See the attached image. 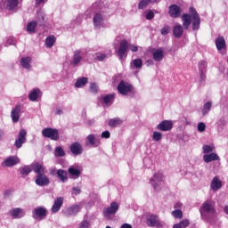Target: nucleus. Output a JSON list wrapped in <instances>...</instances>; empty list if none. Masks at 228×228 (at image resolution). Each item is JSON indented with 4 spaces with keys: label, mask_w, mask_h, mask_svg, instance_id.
Listing matches in <instances>:
<instances>
[{
    "label": "nucleus",
    "mask_w": 228,
    "mask_h": 228,
    "mask_svg": "<svg viewBox=\"0 0 228 228\" xmlns=\"http://www.w3.org/2000/svg\"><path fill=\"white\" fill-rule=\"evenodd\" d=\"M189 12L190 14L183 13L182 15L183 28L185 30L190 29V26L192 24L193 31H197L200 28V16L194 7H190Z\"/></svg>",
    "instance_id": "nucleus-1"
},
{
    "label": "nucleus",
    "mask_w": 228,
    "mask_h": 228,
    "mask_svg": "<svg viewBox=\"0 0 228 228\" xmlns=\"http://www.w3.org/2000/svg\"><path fill=\"white\" fill-rule=\"evenodd\" d=\"M42 135L44 138H49L53 142L60 140V132L56 128L46 127L42 130Z\"/></svg>",
    "instance_id": "nucleus-2"
},
{
    "label": "nucleus",
    "mask_w": 228,
    "mask_h": 228,
    "mask_svg": "<svg viewBox=\"0 0 228 228\" xmlns=\"http://www.w3.org/2000/svg\"><path fill=\"white\" fill-rule=\"evenodd\" d=\"M118 92L121 95H127V94H131V92H133V85L121 80L118 85Z\"/></svg>",
    "instance_id": "nucleus-3"
},
{
    "label": "nucleus",
    "mask_w": 228,
    "mask_h": 228,
    "mask_svg": "<svg viewBox=\"0 0 228 228\" xmlns=\"http://www.w3.org/2000/svg\"><path fill=\"white\" fill-rule=\"evenodd\" d=\"M45 216H47V209L45 208L38 207L32 211V218H34V220L40 222V220H44Z\"/></svg>",
    "instance_id": "nucleus-4"
},
{
    "label": "nucleus",
    "mask_w": 228,
    "mask_h": 228,
    "mask_svg": "<svg viewBox=\"0 0 228 228\" xmlns=\"http://www.w3.org/2000/svg\"><path fill=\"white\" fill-rule=\"evenodd\" d=\"M146 224L148 227H163V224L161 223V220H159V216L156 215H149L146 217Z\"/></svg>",
    "instance_id": "nucleus-5"
},
{
    "label": "nucleus",
    "mask_w": 228,
    "mask_h": 228,
    "mask_svg": "<svg viewBox=\"0 0 228 228\" xmlns=\"http://www.w3.org/2000/svg\"><path fill=\"white\" fill-rule=\"evenodd\" d=\"M118 203L113 201L110 203V206L109 208H106L103 209V215L105 218H110L111 215H115L117 211H118Z\"/></svg>",
    "instance_id": "nucleus-6"
},
{
    "label": "nucleus",
    "mask_w": 228,
    "mask_h": 228,
    "mask_svg": "<svg viewBox=\"0 0 228 228\" xmlns=\"http://www.w3.org/2000/svg\"><path fill=\"white\" fill-rule=\"evenodd\" d=\"M35 183L37 186H47L51 181L49 176L45 174L37 175Z\"/></svg>",
    "instance_id": "nucleus-7"
},
{
    "label": "nucleus",
    "mask_w": 228,
    "mask_h": 228,
    "mask_svg": "<svg viewBox=\"0 0 228 228\" xmlns=\"http://www.w3.org/2000/svg\"><path fill=\"white\" fill-rule=\"evenodd\" d=\"M28 132L24 129L20 130L18 139H16L14 145L16 149H20L23 143H26V136Z\"/></svg>",
    "instance_id": "nucleus-8"
},
{
    "label": "nucleus",
    "mask_w": 228,
    "mask_h": 228,
    "mask_svg": "<svg viewBox=\"0 0 228 228\" xmlns=\"http://www.w3.org/2000/svg\"><path fill=\"white\" fill-rule=\"evenodd\" d=\"M127 49H129V43L127 42V40L123 39L119 44V48L118 49L119 60H123L124 54L127 53Z\"/></svg>",
    "instance_id": "nucleus-9"
},
{
    "label": "nucleus",
    "mask_w": 228,
    "mask_h": 228,
    "mask_svg": "<svg viewBox=\"0 0 228 228\" xmlns=\"http://www.w3.org/2000/svg\"><path fill=\"white\" fill-rule=\"evenodd\" d=\"M200 209L205 213H211L212 215H215V213H216V209H215V206L213 205L212 200H206L202 204Z\"/></svg>",
    "instance_id": "nucleus-10"
},
{
    "label": "nucleus",
    "mask_w": 228,
    "mask_h": 228,
    "mask_svg": "<svg viewBox=\"0 0 228 228\" xmlns=\"http://www.w3.org/2000/svg\"><path fill=\"white\" fill-rule=\"evenodd\" d=\"M69 151L74 156H81L83 154V146L79 142H75L70 145Z\"/></svg>",
    "instance_id": "nucleus-11"
},
{
    "label": "nucleus",
    "mask_w": 228,
    "mask_h": 228,
    "mask_svg": "<svg viewBox=\"0 0 228 228\" xmlns=\"http://www.w3.org/2000/svg\"><path fill=\"white\" fill-rule=\"evenodd\" d=\"M174 127V123H172V121L170 120H163L160 124H159L157 126V129L159 131H171V129H173Z\"/></svg>",
    "instance_id": "nucleus-12"
},
{
    "label": "nucleus",
    "mask_w": 228,
    "mask_h": 228,
    "mask_svg": "<svg viewBox=\"0 0 228 228\" xmlns=\"http://www.w3.org/2000/svg\"><path fill=\"white\" fill-rule=\"evenodd\" d=\"M168 13L172 19H178L181 17V8L177 4H172L169 6Z\"/></svg>",
    "instance_id": "nucleus-13"
},
{
    "label": "nucleus",
    "mask_w": 228,
    "mask_h": 228,
    "mask_svg": "<svg viewBox=\"0 0 228 228\" xmlns=\"http://www.w3.org/2000/svg\"><path fill=\"white\" fill-rule=\"evenodd\" d=\"M93 23L94 28H101L104 24V16H102V13L96 12L94 15L93 18Z\"/></svg>",
    "instance_id": "nucleus-14"
},
{
    "label": "nucleus",
    "mask_w": 228,
    "mask_h": 228,
    "mask_svg": "<svg viewBox=\"0 0 228 228\" xmlns=\"http://www.w3.org/2000/svg\"><path fill=\"white\" fill-rule=\"evenodd\" d=\"M20 105H16L14 109L12 110L11 117L12 120L14 123L19 122V118H20Z\"/></svg>",
    "instance_id": "nucleus-15"
},
{
    "label": "nucleus",
    "mask_w": 228,
    "mask_h": 228,
    "mask_svg": "<svg viewBox=\"0 0 228 228\" xmlns=\"http://www.w3.org/2000/svg\"><path fill=\"white\" fill-rule=\"evenodd\" d=\"M2 3L7 10H15L19 6V0H2Z\"/></svg>",
    "instance_id": "nucleus-16"
},
{
    "label": "nucleus",
    "mask_w": 228,
    "mask_h": 228,
    "mask_svg": "<svg viewBox=\"0 0 228 228\" xmlns=\"http://www.w3.org/2000/svg\"><path fill=\"white\" fill-rule=\"evenodd\" d=\"M216 46L217 51H222L224 49H227V45L225 44V38H224V37L219 36L216 39Z\"/></svg>",
    "instance_id": "nucleus-17"
},
{
    "label": "nucleus",
    "mask_w": 228,
    "mask_h": 228,
    "mask_svg": "<svg viewBox=\"0 0 228 228\" xmlns=\"http://www.w3.org/2000/svg\"><path fill=\"white\" fill-rule=\"evenodd\" d=\"M210 188L213 191H218V190L222 188V180L218 178V176L214 177L211 182Z\"/></svg>",
    "instance_id": "nucleus-18"
},
{
    "label": "nucleus",
    "mask_w": 228,
    "mask_h": 228,
    "mask_svg": "<svg viewBox=\"0 0 228 228\" xmlns=\"http://www.w3.org/2000/svg\"><path fill=\"white\" fill-rule=\"evenodd\" d=\"M61 206H63V199L59 197L55 200L53 207H52V213H58L60 209H61Z\"/></svg>",
    "instance_id": "nucleus-19"
},
{
    "label": "nucleus",
    "mask_w": 228,
    "mask_h": 228,
    "mask_svg": "<svg viewBox=\"0 0 228 228\" xmlns=\"http://www.w3.org/2000/svg\"><path fill=\"white\" fill-rule=\"evenodd\" d=\"M19 161L17 157L11 156L4 161V165L7 167H15V165L19 164Z\"/></svg>",
    "instance_id": "nucleus-20"
},
{
    "label": "nucleus",
    "mask_w": 228,
    "mask_h": 228,
    "mask_svg": "<svg viewBox=\"0 0 228 228\" xmlns=\"http://www.w3.org/2000/svg\"><path fill=\"white\" fill-rule=\"evenodd\" d=\"M90 145H91V147H99V145H100V142L97 143L95 142V134H91L87 135V137H86V146L88 147Z\"/></svg>",
    "instance_id": "nucleus-21"
},
{
    "label": "nucleus",
    "mask_w": 228,
    "mask_h": 228,
    "mask_svg": "<svg viewBox=\"0 0 228 228\" xmlns=\"http://www.w3.org/2000/svg\"><path fill=\"white\" fill-rule=\"evenodd\" d=\"M183 33H184V28L178 24L173 28V36L175 38H181L183 37Z\"/></svg>",
    "instance_id": "nucleus-22"
},
{
    "label": "nucleus",
    "mask_w": 228,
    "mask_h": 228,
    "mask_svg": "<svg viewBox=\"0 0 228 228\" xmlns=\"http://www.w3.org/2000/svg\"><path fill=\"white\" fill-rule=\"evenodd\" d=\"M40 95H42V91H40V89H38V88H36V89H33L29 93L28 99L32 102H35V101H37V99H38V97H40Z\"/></svg>",
    "instance_id": "nucleus-23"
},
{
    "label": "nucleus",
    "mask_w": 228,
    "mask_h": 228,
    "mask_svg": "<svg viewBox=\"0 0 228 228\" xmlns=\"http://www.w3.org/2000/svg\"><path fill=\"white\" fill-rule=\"evenodd\" d=\"M205 163H211V161H218L220 157L216 153L211 152L210 154H206L203 156Z\"/></svg>",
    "instance_id": "nucleus-24"
},
{
    "label": "nucleus",
    "mask_w": 228,
    "mask_h": 228,
    "mask_svg": "<svg viewBox=\"0 0 228 228\" xmlns=\"http://www.w3.org/2000/svg\"><path fill=\"white\" fill-rule=\"evenodd\" d=\"M153 60L155 61H161L163 58H165V53L163 52V49L159 48L152 53Z\"/></svg>",
    "instance_id": "nucleus-25"
},
{
    "label": "nucleus",
    "mask_w": 228,
    "mask_h": 228,
    "mask_svg": "<svg viewBox=\"0 0 228 228\" xmlns=\"http://www.w3.org/2000/svg\"><path fill=\"white\" fill-rule=\"evenodd\" d=\"M155 3H158V0H141L138 4V10H143L150 4H154Z\"/></svg>",
    "instance_id": "nucleus-26"
},
{
    "label": "nucleus",
    "mask_w": 228,
    "mask_h": 228,
    "mask_svg": "<svg viewBox=\"0 0 228 228\" xmlns=\"http://www.w3.org/2000/svg\"><path fill=\"white\" fill-rule=\"evenodd\" d=\"M32 170L35 172V174H37V175H40V174H45V168L42 164L35 163L32 165Z\"/></svg>",
    "instance_id": "nucleus-27"
},
{
    "label": "nucleus",
    "mask_w": 228,
    "mask_h": 228,
    "mask_svg": "<svg viewBox=\"0 0 228 228\" xmlns=\"http://www.w3.org/2000/svg\"><path fill=\"white\" fill-rule=\"evenodd\" d=\"M57 177L61 181V183H66V181L69 180V174L67 171L63 169H58L57 170Z\"/></svg>",
    "instance_id": "nucleus-28"
},
{
    "label": "nucleus",
    "mask_w": 228,
    "mask_h": 228,
    "mask_svg": "<svg viewBox=\"0 0 228 228\" xmlns=\"http://www.w3.org/2000/svg\"><path fill=\"white\" fill-rule=\"evenodd\" d=\"M123 122L124 121L120 118H114L109 120L108 126L110 127H118V126H121Z\"/></svg>",
    "instance_id": "nucleus-29"
},
{
    "label": "nucleus",
    "mask_w": 228,
    "mask_h": 228,
    "mask_svg": "<svg viewBox=\"0 0 228 228\" xmlns=\"http://www.w3.org/2000/svg\"><path fill=\"white\" fill-rule=\"evenodd\" d=\"M79 205H73L67 209L66 214L68 215V216H72L74 215H77V213H79Z\"/></svg>",
    "instance_id": "nucleus-30"
},
{
    "label": "nucleus",
    "mask_w": 228,
    "mask_h": 228,
    "mask_svg": "<svg viewBox=\"0 0 228 228\" xmlns=\"http://www.w3.org/2000/svg\"><path fill=\"white\" fill-rule=\"evenodd\" d=\"M29 63H31V57L28 56L21 58L20 65L23 67V69H31V65Z\"/></svg>",
    "instance_id": "nucleus-31"
},
{
    "label": "nucleus",
    "mask_w": 228,
    "mask_h": 228,
    "mask_svg": "<svg viewBox=\"0 0 228 228\" xmlns=\"http://www.w3.org/2000/svg\"><path fill=\"white\" fill-rule=\"evenodd\" d=\"M11 215L12 218H22L24 216V212H22V208H14L11 211Z\"/></svg>",
    "instance_id": "nucleus-32"
},
{
    "label": "nucleus",
    "mask_w": 228,
    "mask_h": 228,
    "mask_svg": "<svg viewBox=\"0 0 228 228\" xmlns=\"http://www.w3.org/2000/svg\"><path fill=\"white\" fill-rule=\"evenodd\" d=\"M88 84V77H83L78 79H77V82L75 83L76 88H81Z\"/></svg>",
    "instance_id": "nucleus-33"
},
{
    "label": "nucleus",
    "mask_w": 228,
    "mask_h": 228,
    "mask_svg": "<svg viewBox=\"0 0 228 228\" xmlns=\"http://www.w3.org/2000/svg\"><path fill=\"white\" fill-rule=\"evenodd\" d=\"M31 172H33V168H31L29 166H24L23 167L20 168V173L22 175V177L29 175Z\"/></svg>",
    "instance_id": "nucleus-34"
},
{
    "label": "nucleus",
    "mask_w": 228,
    "mask_h": 228,
    "mask_svg": "<svg viewBox=\"0 0 228 228\" xmlns=\"http://www.w3.org/2000/svg\"><path fill=\"white\" fill-rule=\"evenodd\" d=\"M81 60H83V57H81V52L79 50H77L74 53L73 55V65H79V62L81 61Z\"/></svg>",
    "instance_id": "nucleus-35"
},
{
    "label": "nucleus",
    "mask_w": 228,
    "mask_h": 228,
    "mask_svg": "<svg viewBox=\"0 0 228 228\" xmlns=\"http://www.w3.org/2000/svg\"><path fill=\"white\" fill-rule=\"evenodd\" d=\"M55 43H56V37L54 36H49L45 39V45L46 47H48V49H51V47H53V45H54Z\"/></svg>",
    "instance_id": "nucleus-36"
},
{
    "label": "nucleus",
    "mask_w": 228,
    "mask_h": 228,
    "mask_svg": "<svg viewBox=\"0 0 228 228\" xmlns=\"http://www.w3.org/2000/svg\"><path fill=\"white\" fill-rule=\"evenodd\" d=\"M68 172L70 174V175H73L75 179L79 178V175H81V171L79 169H76V167H69Z\"/></svg>",
    "instance_id": "nucleus-37"
},
{
    "label": "nucleus",
    "mask_w": 228,
    "mask_h": 228,
    "mask_svg": "<svg viewBox=\"0 0 228 228\" xmlns=\"http://www.w3.org/2000/svg\"><path fill=\"white\" fill-rule=\"evenodd\" d=\"M54 156L55 158H63V156H65V151H63V148H61V146H58L57 148H55Z\"/></svg>",
    "instance_id": "nucleus-38"
},
{
    "label": "nucleus",
    "mask_w": 228,
    "mask_h": 228,
    "mask_svg": "<svg viewBox=\"0 0 228 228\" xmlns=\"http://www.w3.org/2000/svg\"><path fill=\"white\" fill-rule=\"evenodd\" d=\"M37 22L36 20H33V21L29 22L27 25V31H28V33H35V29L37 28Z\"/></svg>",
    "instance_id": "nucleus-39"
},
{
    "label": "nucleus",
    "mask_w": 228,
    "mask_h": 228,
    "mask_svg": "<svg viewBox=\"0 0 228 228\" xmlns=\"http://www.w3.org/2000/svg\"><path fill=\"white\" fill-rule=\"evenodd\" d=\"M211 106L212 103L211 102H207L204 105H203V110H202V115H208L209 113V110H211Z\"/></svg>",
    "instance_id": "nucleus-40"
},
{
    "label": "nucleus",
    "mask_w": 228,
    "mask_h": 228,
    "mask_svg": "<svg viewBox=\"0 0 228 228\" xmlns=\"http://www.w3.org/2000/svg\"><path fill=\"white\" fill-rule=\"evenodd\" d=\"M208 70V62L206 61H201L199 62V71L207 72Z\"/></svg>",
    "instance_id": "nucleus-41"
},
{
    "label": "nucleus",
    "mask_w": 228,
    "mask_h": 228,
    "mask_svg": "<svg viewBox=\"0 0 228 228\" xmlns=\"http://www.w3.org/2000/svg\"><path fill=\"white\" fill-rule=\"evenodd\" d=\"M132 63L134 69H142L143 67V61H142V59H135Z\"/></svg>",
    "instance_id": "nucleus-42"
},
{
    "label": "nucleus",
    "mask_w": 228,
    "mask_h": 228,
    "mask_svg": "<svg viewBox=\"0 0 228 228\" xmlns=\"http://www.w3.org/2000/svg\"><path fill=\"white\" fill-rule=\"evenodd\" d=\"M114 99H115V94H107L103 96V102L105 104H110V102H111V101H113Z\"/></svg>",
    "instance_id": "nucleus-43"
},
{
    "label": "nucleus",
    "mask_w": 228,
    "mask_h": 228,
    "mask_svg": "<svg viewBox=\"0 0 228 228\" xmlns=\"http://www.w3.org/2000/svg\"><path fill=\"white\" fill-rule=\"evenodd\" d=\"M152 138L154 140V142H159V140H161V138H163V134H161V132H153V135Z\"/></svg>",
    "instance_id": "nucleus-44"
},
{
    "label": "nucleus",
    "mask_w": 228,
    "mask_h": 228,
    "mask_svg": "<svg viewBox=\"0 0 228 228\" xmlns=\"http://www.w3.org/2000/svg\"><path fill=\"white\" fill-rule=\"evenodd\" d=\"M213 151H215V146L203 145L204 154H209V152H213Z\"/></svg>",
    "instance_id": "nucleus-45"
},
{
    "label": "nucleus",
    "mask_w": 228,
    "mask_h": 228,
    "mask_svg": "<svg viewBox=\"0 0 228 228\" xmlns=\"http://www.w3.org/2000/svg\"><path fill=\"white\" fill-rule=\"evenodd\" d=\"M90 92L91 94H97V92H99V86H97L96 83H91Z\"/></svg>",
    "instance_id": "nucleus-46"
},
{
    "label": "nucleus",
    "mask_w": 228,
    "mask_h": 228,
    "mask_svg": "<svg viewBox=\"0 0 228 228\" xmlns=\"http://www.w3.org/2000/svg\"><path fill=\"white\" fill-rule=\"evenodd\" d=\"M154 179H156V181H158L159 183H162L163 179H164V175H163V173L161 172H158V173H155L154 175H153Z\"/></svg>",
    "instance_id": "nucleus-47"
},
{
    "label": "nucleus",
    "mask_w": 228,
    "mask_h": 228,
    "mask_svg": "<svg viewBox=\"0 0 228 228\" xmlns=\"http://www.w3.org/2000/svg\"><path fill=\"white\" fill-rule=\"evenodd\" d=\"M172 215L175 218H183V210L181 209H176L175 211L172 212Z\"/></svg>",
    "instance_id": "nucleus-48"
},
{
    "label": "nucleus",
    "mask_w": 228,
    "mask_h": 228,
    "mask_svg": "<svg viewBox=\"0 0 228 228\" xmlns=\"http://www.w3.org/2000/svg\"><path fill=\"white\" fill-rule=\"evenodd\" d=\"M181 228H186L188 225H190V220L183 219L177 224Z\"/></svg>",
    "instance_id": "nucleus-49"
},
{
    "label": "nucleus",
    "mask_w": 228,
    "mask_h": 228,
    "mask_svg": "<svg viewBox=\"0 0 228 228\" xmlns=\"http://www.w3.org/2000/svg\"><path fill=\"white\" fill-rule=\"evenodd\" d=\"M161 35H168L170 33V26H165L160 29Z\"/></svg>",
    "instance_id": "nucleus-50"
},
{
    "label": "nucleus",
    "mask_w": 228,
    "mask_h": 228,
    "mask_svg": "<svg viewBox=\"0 0 228 228\" xmlns=\"http://www.w3.org/2000/svg\"><path fill=\"white\" fill-rule=\"evenodd\" d=\"M206 81V71H200V85Z\"/></svg>",
    "instance_id": "nucleus-51"
},
{
    "label": "nucleus",
    "mask_w": 228,
    "mask_h": 228,
    "mask_svg": "<svg viewBox=\"0 0 228 228\" xmlns=\"http://www.w3.org/2000/svg\"><path fill=\"white\" fill-rule=\"evenodd\" d=\"M198 131L200 133H204L206 131V124L200 122L198 124Z\"/></svg>",
    "instance_id": "nucleus-52"
},
{
    "label": "nucleus",
    "mask_w": 228,
    "mask_h": 228,
    "mask_svg": "<svg viewBox=\"0 0 228 228\" xmlns=\"http://www.w3.org/2000/svg\"><path fill=\"white\" fill-rule=\"evenodd\" d=\"M147 20H152L154 19V12L149 11L146 14Z\"/></svg>",
    "instance_id": "nucleus-53"
},
{
    "label": "nucleus",
    "mask_w": 228,
    "mask_h": 228,
    "mask_svg": "<svg viewBox=\"0 0 228 228\" xmlns=\"http://www.w3.org/2000/svg\"><path fill=\"white\" fill-rule=\"evenodd\" d=\"M90 227V223L88 221H82L80 223L79 228H89Z\"/></svg>",
    "instance_id": "nucleus-54"
},
{
    "label": "nucleus",
    "mask_w": 228,
    "mask_h": 228,
    "mask_svg": "<svg viewBox=\"0 0 228 228\" xmlns=\"http://www.w3.org/2000/svg\"><path fill=\"white\" fill-rule=\"evenodd\" d=\"M128 49H130L132 53H138V46L134 45H128Z\"/></svg>",
    "instance_id": "nucleus-55"
},
{
    "label": "nucleus",
    "mask_w": 228,
    "mask_h": 228,
    "mask_svg": "<svg viewBox=\"0 0 228 228\" xmlns=\"http://www.w3.org/2000/svg\"><path fill=\"white\" fill-rule=\"evenodd\" d=\"M72 193L73 195H79V193H81V189H79L78 187H73Z\"/></svg>",
    "instance_id": "nucleus-56"
},
{
    "label": "nucleus",
    "mask_w": 228,
    "mask_h": 228,
    "mask_svg": "<svg viewBox=\"0 0 228 228\" xmlns=\"http://www.w3.org/2000/svg\"><path fill=\"white\" fill-rule=\"evenodd\" d=\"M111 136V134H110V131H104L102 133V138H110Z\"/></svg>",
    "instance_id": "nucleus-57"
},
{
    "label": "nucleus",
    "mask_w": 228,
    "mask_h": 228,
    "mask_svg": "<svg viewBox=\"0 0 228 228\" xmlns=\"http://www.w3.org/2000/svg\"><path fill=\"white\" fill-rule=\"evenodd\" d=\"M97 60H98V61H102L106 60V54L102 53L101 55H98Z\"/></svg>",
    "instance_id": "nucleus-58"
},
{
    "label": "nucleus",
    "mask_w": 228,
    "mask_h": 228,
    "mask_svg": "<svg viewBox=\"0 0 228 228\" xmlns=\"http://www.w3.org/2000/svg\"><path fill=\"white\" fill-rule=\"evenodd\" d=\"M120 228H133V226L129 224H124L121 225Z\"/></svg>",
    "instance_id": "nucleus-59"
},
{
    "label": "nucleus",
    "mask_w": 228,
    "mask_h": 228,
    "mask_svg": "<svg viewBox=\"0 0 228 228\" xmlns=\"http://www.w3.org/2000/svg\"><path fill=\"white\" fill-rule=\"evenodd\" d=\"M42 3H44V0H37V1H36V4H37V6H40V4H41Z\"/></svg>",
    "instance_id": "nucleus-60"
},
{
    "label": "nucleus",
    "mask_w": 228,
    "mask_h": 228,
    "mask_svg": "<svg viewBox=\"0 0 228 228\" xmlns=\"http://www.w3.org/2000/svg\"><path fill=\"white\" fill-rule=\"evenodd\" d=\"M4 136V132L3 130H0V140Z\"/></svg>",
    "instance_id": "nucleus-61"
},
{
    "label": "nucleus",
    "mask_w": 228,
    "mask_h": 228,
    "mask_svg": "<svg viewBox=\"0 0 228 228\" xmlns=\"http://www.w3.org/2000/svg\"><path fill=\"white\" fill-rule=\"evenodd\" d=\"M182 206H183L182 203H176V204L175 205V208H181Z\"/></svg>",
    "instance_id": "nucleus-62"
},
{
    "label": "nucleus",
    "mask_w": 228,
    "mask_h": 228,
    "mask_svg": "<svg viewBox=\"0 0 228 228\" xmlns=\"http://www.w3.org/2000/svg\"><path fill=\"white\" fill-rule=\"evenodd\" d=\"M173 228H181V226H180L178 224H175L173 225Z\"/></svg>",
    "instance_id": "nucleus-63"
},
{
    "label": "nucleus",
    "mask_w": 228,
    "mask_h": 228,
    "mask_svg": "<svg viewBox=\"0 0 228 228\" xmlns=\"http://www.w3.org/2000/svg\"><path fill=\"white\" fill-rule=\"evenodd\" d=\"M224 213H226V215H228V206L224 207Z\"/></svg>",
    "instance_id": "nucleus-64"
}]
</instances>
